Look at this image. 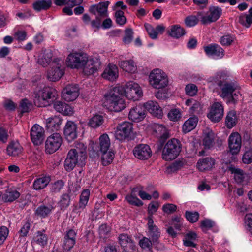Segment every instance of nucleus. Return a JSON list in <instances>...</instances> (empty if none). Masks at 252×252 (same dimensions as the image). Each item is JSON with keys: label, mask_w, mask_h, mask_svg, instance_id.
<instances>
[{"label": "nucleus", "mask_w": 252, "mask_h": 252, "mask_svg": "<svg viewBox=\"0 0 252 252\" xmlns=\"http://www.w3.org/2000/svg\"><path fill=\"white\" fill-rule=\"evenodd\" d=\"M68 66L72 68H83L87 75L94 74L101 66V62L97 58L88 59L85 53H75L70 54L66 59Z\"/></svg>", "instance_id": "obj_1"}, {"label": "nucleus", "mask_w": 252, "mask_h": 252, "mask_svg": "<svg viewBox=\"0 0 252 252\" xmlns=\"http://www.w3.org/2000/svg\"><path fill=\"white\" fill-rule=\"evenodd\" d=\"M123 92L121 87H115L105 94L104 105L111 111L120 112L126 107L124 96L121 93Z\"/></svg>", "instance_id": "obj_2"}, {"label": "nucleus", "mask_w": 252, "mask_h": 252, "mask_svg": "<svg viewBox=\"0 0 252 252\" xmlns=\"http://www.w3.org/2000/svg\"><path fill=\"white\" fill-rule=\"evenodd\" d=\"M217 85L220 87V96L226 100L227 103L235 105L237 103L241 94L238 90L240 87L234 82L220 81Z\"/></svg>", "instance_id": "obj_3"}, {"label": "nucleus", "mask_w": 252, "mask_h": 252, "mask_svg": "<svg viewBox=\"0 0 252 252\" xmlns=\"http://www.w3.org/2000/svg\"><path fill=\"white\" fill-rule=\"evenodd\" d=\"M57 91L49 87H44L35 94L34 103L38 107H46L50 105L56 99Z\"/></svg>", "instance_id": "obj_4"}, {"label": "nucleus", "mask_w": 252, "mask_h": 252, "mask_svg": "<svg viewBox=\"0 0 252 252\" xmlns=\"http://www.w3.org/2000/svg\"><path fill=\"white\" fill-rule=\"evenodd\" d=\"M181 148L182 145L179 140L175 138L169 140L161 149L163 159L167 161L175 159L181 151Z\"/></svg>", "instance_id": "obj_5"}, {"label": "nucleus", "mask_w": 252, "mask_h": 252, "mask_svg": "<svg viewBox=\"0 0 252 252\" xmlns=\"http://www.w3.org/2000/svg\"><path fill=\"white\" fill-rule=\"evenodd\" d=\"M86 158V147L82 143H77L75 148L70 150L66 158L81 165L84 164V162Z\"/></svg>", "instance_id": "obj_6"}, {"label": "nucleus", "mask_w": 252, "mask_h": 252, "mask_svg": "<svg viewBox=\"0 0 252 252\" xmlns=\"http://www.w3.org/2000/svg\"><path fill=\"white\" fill-rule=\"evenodd\" d=\"M149 82L155 88L161 89L166 87L168 83L166 75L160 69H154L150 74Z\"/></svg>", "instance_id": "obj_7"}, {"label": "nucleus", "mask_w": 252, "mask_h": 252, "mask_svg": "<svg viewBox=\"0 0 252 252\" xmlns=\"http://www.w3.org/2000/svg\"><path fill=\"white\" fill-rule=\"evenodd\" d=\"M117 139L122 141L131 140L133 137L132 125L128 122H123L118 125L115 133Z\"/></svg>", "instance_id": "obj_8"}, {"label": "nucleus", "mask_w": 252, "mask_h": 252, "mask_svg": "<svg viewBox=\"0 0 252 252\" xmlns=\"http://www.w3.org/2000/svg\"><path fill=\"white\" fill-rule=\"evenodd\" d=\"M123 88V92L121 93L129 99H136L142 95V91L139 85L130 81L127 82L125 86H120Z\"/></svg>", "instance_id": "obj_9"}, {"label": "nucleus", "mask_w": 252, "mask_h": 252, "mask_svg": "<svg viewBox=\"0 0 252 252\" xmlns=\"http://www.w3.org/2000/svg\"><path fill=\"white\" fill-rule=\"evenodd\" d=\"M63 62L58 58L55 59L52 63V67L48 71L47 75V79L53 82L59 80L63 75L64 72L61 68Z\"/></svg>", "instance_id": "obj_10"}, {"label": "nucleus", "mask_w": 252, "mask_h": 252, "mask_svg": "<svg viewBox=\"0 0 252 252\" xmlns=\"http://www.w3.org/2000/svg\"><path fill=\"white\" fill-rule=\"evenodd\" d=\"M62 143V137L58 133H54L49 136L45 142V150L50 154L59 149Z\"/></svg>", "instance_id": "obj_11"}, {"label": "nucleus", "mask_w": 252, "mask_h": 252, "mask_svg": "<svg viewBox=\"0 0 252 252\" xmlns=\"http://www.w3.org/2000/svg\"><path fill=\"white\" fill-rule=\"evenodd\" d=\"M148 220V236L152 241L153 245H157L159 243V238L161 235L160 229L156 226L153 220V216H149Z\"/></svg>", "instance_id": "obj_12"}, {"label": "nucleus", "mask_w": 252, "mask_h": 252, "mask_svg": "<svg viewBox=\"0 0 252 252\" xmlns=\"http://www.w3.org/2000/svg\"><path fill=\"white\" fill-rule=\"evenodd\" d=\"M224 115V108L221 103L214 102L210 107L207 117L213 123L220 122Z\"/></svg>", "instance_id": "obj_13"}, {"label": "nucleus", "mask_w": 252, "mask_h": 252, "mask_svg": "<svg viewBox=\"0 0 252 252\" xmlns=\"http://www.w3.org/2000/svg\"><path fill=\"white\" fill-rule=\"evenodd\" d=\"M136 158L141 160L148 159L152 156V151L149 145L141 144L136 146L133 150Z\"/></svg>", "instance_id": "obj_14"}, {"label": "nucleus", "mask_w": 252, "mask_h": 252, "mask_svg": "<svg viewBox=\"0 0 252 252\" xmlns=\"http://www.w3.org/2000/svg\"><path fill=\"white\" fill-rule=\"evenodd\" d=\"M63 135L68 142H72L77 137V126L72 121H67L63 128Z\"/></svg>", "instance_id": "obj_15"}, {"label": "nucleus", "mask_w": 252, "mask_h": 252, "mask_svg": "<svg viewBox=\"0 0 252 252\" xmlns=\"http://www.w3.org/2000/svg\"><path fill=\"white\" fill-rule=\"evenodd\" d=\"M76 233L71 229L64 233L62 248L64 251H70L76 242Z\"/></svg>", "instance_id": "obj_16"}, {"label": "nucleus", "mask_w": 252, "mask_h": 252, "mask_svg": "<svg viewBox=\"0 0 252 252\" xmlns=\"http://www.w3.org/2000/svg\"><path fill=\"white\" fill-rule=\"evenodd\" d=\"M79 95V88L77 84L68 85L62 92V97L66 101H72Z\"/></svg>", "instance_id": "obj_17"}, {"label": "nucleus", "mask_w": 252, "mask_h": 252, "mask_svg": "<svg viewBox=\"0 0 252 252\" xmlns=\"http://www.w3.org/2000/svg\"><path fill=\"white\" fill-rule=\"evenodd\" d=\"M241 136L238 132L232 133L228 138L230 152L232 155L237 154L241 148Z\"/></svg>", "instance_id": "obj_18"}, {"label": "nucleus", "mask_w": 252, "mask_h": 252, "mask_svg": "<svg viewBox=\"0 0 252 252\" xmlns=\"http://www.w3.org/2000/svg\"><path fill=\"white\" fill-rule=\"evenodd\" d=\"M110 3V1H106L92 5L89 7V11L94 15H96L97 13L98 16L101 18L107 17V9Z\"/></svg>", "instance_id": "obj_19"}, {"label": "nucleus", "mask_w": 252, "mask_h": 252, "mask_svg": "<svg viewBox=\"0 0 252 252\" xmlns=\"http://www.w3.org/2000/svg\"><path fill=\"white\" fill-rule=\"evenodd\" d=\"M30 135L32 140L35 145H39L44 140V129L38 125L35 124L32 126Z\"/></svg>", "instance_id": "obj_20"}, {"label": "nucleus", "mask_w": 252, "mask_h": 252, "mask_svg": "<svg viewBox=\"0 0 252 252\" xmlns=\"http://www.w3.org/2000/svg\"><path fill=\"white\" fill-rule=\"evenodd\" d=\"M99 143L95 144L93 149L97 156L100 155L101 153L107 152L110 147L109 138L107 134H104L99 137Z\"/></svg>", "instance_id": "obj_21"}, {"label": "nucleus", "mask_w": 252, "mask_h": 252, "mask_svg": "<svg viewBox=\"0 0 252 252\" xmlns=\"http://www.w3.org/2000/svg\"><path fill=\"white\" fill-rule=\"evenodd\" d=\"M119 240L123 252H133L135 251L136 246L127 234H120L119 236Z\"/></svg>", "instance_id": "obj_22"}, {"label": "nucleus", "mask_w": 252, "mask_h": 252, "mask_svg": "<svg viewBox=\"0 0 252 252\" xmlns=\"http://www.w3.org/2000/svg\"><path fill=\"white\" fill-rule=\"evenodd\" d=\"M146 110L144 105H137L130 110L128 118L133 122H140L146 117Z\"/></svg>", "instance_id": "obj_23"}, {"label": "nucleus", "mask_w": 252, "mask_h": 252, "mask_svg": "<svg viewBox=\"0 0 252 252\" xmlns=\"http://www.w3.org/2000/svg\"><path fill=\"white\" fill-rule=\"evenodd\" d=\"M90 196V191L88 189L84 190L80 195L79 203L77 205H74L73 212L76 214H80L85 208Z\"/></svg>", "instance_id": "obj_24"}, {"label": "nucleus", "mask_w": 252, "mask_h": 252, "mask_svg": "<svg viewBox=\"0 0 252 252\" xmlns=\"http://www.w3.org/2000/svg\"><path fill=\"white\" fill-rule=\"evenodd\" d=\"M144 106L145 110H147L155 117L161 118L163 115L162 110L157 102L148 101L144 104Z\"/></svg>", "instance_id": "obj_25"}, {"label": "nucleus", "mask_w": 252, "mask_h": 252, "mask_svg": "<svg viewBox=\"0 0 252 252\" xmlns=\"http://www.w3.org/2000/svg\"><path fill=\"white\" fill-rule=\"evenodd\" d=\"M118 68L116 65L110 64L102 74V77L110 81H115L118 77Z\"/></svg>", "instance_id": "obj_26"}, {"label": "nucleus", "mask_w": 252, "mask_h": 252, "mask_svg": "<svg viewBox=\"0 0 252 252\" xmlns=\"http://www.w3.org/2000/svg\"><path fill=\"white\" fill-rule=\"evenodd\" d=\"M54 109L63 115L69 116L73 114L72 108L65 102L57 101L54 103Z\"/></svg>", "instance_id": "obj_27"}, {"label": "nucleus", "mask_w": 252, "mask_h": 252, "mask_svg": "<svg viewBox=\"0 0 252 252\" xmlns=\"http://www.w3.org/2000/svg\"><path fill=\"white\" fill-rule=\"evenodd\" d=\"M209 14L206 19L208 20V24H210L219 19L222 15V9L220 7L212 5L209 8Z\"/></svg>", "instance_id": "obj_28"}, {"label": "nucleus", "mask_w": 252, "mask_h": 252, "mask_svg": "<svg viewBox=\"0 0 252 252\" xmlns=\"http://www.w3.org/2000/svg\"><path fill=\"white\" fill-rule=\"evenodd\" d=\"M214 164L215 159L211 157H206L200 159L197 163V167L200 171L210 170Z\"/></svg>", "instance_id": "obj_29"}, {"label": "nucleus", "mask_w": 252, "mask_h": 252, "mask_svg": "<svg viewBox=\"0 0 252 252\" xmlns=\"http://www.w3.org/2000/svg\"><path fill=\"white\" fill-rule=\"evenodd\" d=\"M167 33L171 37L179 39L186 34L185 29L180 25L176 24L172 25L167 31Z\"/></svg>", "instance_id": "obj_30"}, {"label": "nucleus", "mask_w": 252, "mask_h": 252, "mask_svg": "<svg viewBox=\"0 0 252 252\" xmlns=\"http://www.w3.org/2000/svg\"><path fill=\"white\" fill-rule=\"evenodd\" d=\"M20 195V193L16 190L8 189L4 193L0 195V196L4 202H12L19 198Z\"/></svg>", "instance_id": "obj_31"}, {"label": "nucleus", "mask_w": 252, "mask_h": 252, "mask_svg": "<svg viewBox=\"0 0 252 252\" xmlns=\"http://www.w3.org/2000/svg\"><path fill=\"white\" fill-rule=\"evenodd\" d=\"M62 119L57 116L51 117L46 120V127L51 131L58 130L62 124Z\"/></svg>", "instance_id": "obj_32"}, {"label": "nucleus", "mask_w": 252, "mask_h": 252, "mask_svg": "<svg viewBox=\"0 0 252 252\" xmlns=\"http://www.w3.org/2000/svg\"><path fill=\"white\" fill-rule=\"evenodd\" d=\"M55 209L53 204L45 205L42 204L38 207L35 211V215L42 218H45L50 215L52 211Z\"/></svg>", "instance_id": "obj_33"}, {"label": "nucleus", "mask_w": 252, "mask_h": 252, "mask_svg": "<svg viewBox=\"0 0 252 252\" xmlns=\"http://www.w3.org/2000/svg\"><path fill=\"white\" fill-rule=\"evenodd\" d=\"M52 4V0H35L32 4V7L36 12H40L49 9Z\"/></svg>", "instance_id": "obj_34"}, {"label": "nucleus", "mask_w": 252, "mask_h": 252, "mask_svg": "<svg viewBox=\"0 0 252 252\" xmlns=\"http://www.w3.org/2000/svg\"><path fill=\"white\" fill-rule=\"evenodd\" d=\"M228 170L234 174V178L237 183L241 184L244 181L246 175L243 170L231 165L228 167Z\"/></svg>", "instance_id": "obj_35"}, {"label": "nucleus", "mask_w": 252, "mask_h": 252, "mask_svg": "<svg viewBox=\"0 0 252 252\" xmlns=\"http://www.w3.org/2000/svg\"><path fill=\"white\" fill-rule=\"evenodd\" d=\"M198 121V119L195 116L190 117L186 121L182 127L184 133H187L194 129L197 125Z\"/></svg>", "instance_id": "obj_36"}, {"label": "nucleus", "mask_w": 252, "mask_h": 252, "mask_svg": "<svg viewBox=\"0 0 252 252\" xmlns=\"http://www.w3.org/2000/svg\"><path fill=\"white\" fill-rule=\"evenodd\" d=\"M238 120L236 112L235 110L230 111L226 115L225 124L226 127L231 129L236 125Z\"/></svg>", "instance_id": "obj_37"}, {"label": "nucleus", "mask_w": 252, "mask_h": 252, "mask_svg": "<svg viewBox=\"0 0 252 252\" xmlns=\"http://www.w3.org/2000/svg\"><path fill=\"white\" fill-rule=\"evenodd\" d=\"M45 230L37 232L36 235L33 238L34 243L40 245L42 248L44 247L47 244L48 237L45 233Z\"/></svg>", "instance_id": "obj_38"}, {"label": "nucleus", "mask_w": 252, "mask_h": 252, "mask_svg": "<svg viewBox=\"0 0 252 252\" xmlns=\"http://www.w3.org/2000/svg\"><path fill=\"white\" fill-rule=\"evenodd\" d=\"M103 117L99 114L93 116L89 120L88 125L93 128H96L101 126L104 123Z\"/></svg>", "instance_id": "obj_39"}, {"label": "nucleus", "mask_w": 252, "mask_h": 252, "mask_svg": "<svg viewBox=\"0 0 252 252\" xmlns=\"http://www.w3.org/2000/svg\"><path fill=\"white\" fill-rule=\"evenodd\" d=\"M22 147L18 142H11L8 145L6 151L8 155L16 156L21 152Z\"/></svg>", "instance_id": "obj_40"}, {"label": "nucleus", "mask_w": 252, "mask_h": 252, "mask_svg": "<svg viewBox=\"0 0 252 252\" xmlns=\"http://www.w3.org/2000/svg\"><path fill=\"white\" fill-rule=\"evenodd\" d=\"M120 67L124 70L128 72H134L136 70V66L133 60L122 61L119 62Z\"/></svg>", "instance_id": "obj_41"}, {"label": "nucleus", "mask_w": 252, "mask_h": 252, "mask_svg": "<svg viewBox=\"0 0 252 252\" xmlns=\"http://www.w3.org/2000/svg\"><path fill=\"white\" fill-rule=\"evenodd\" d=\"M53 54L50 50L45 51L42 56L38 60V63L43 67L48 66L52 61Z\"/></svg>", "instance_id": "obj_42"}, {"label": "nucleus", "mask_w": 252, "mask_h": 252, "mask_svg": "<svg viewBox=\"0 0 252 252\" xmlns=\"http://www.w3.org/2000/svg\"><path fill=\"white\" fill-rule=\"evenodd\" d=\"M50 181L49 177H42L36 179L33 183V188L36 190L41 189L45 188Z\"/></svg>", "instance_id": "obj_43"}, {"label": "nucleus", "mask_w": 252, "mask_h": 252, "mask_svg": "<svg viewBox=\"0 0 252 252\" xmlns=\"http://www.w3.org/2000/svg\"><path fill=\"white\" fill-rule=\"evenodd\" d=\"M214 134L211 130H207L204 132L203 145L205 148L209 149L213 145Z\"/></svg>", "instance_id": "obj_44"}, {"label": "nucleus", "mask_w": 252, "mask_h": 252, "mask_svg": "<svg viewBox=\"0 0 252 252\" xmlns=\"http://www.w3.org/2000/svg\"><path fill=\"white\" fill-rule=\"evenodd\" d=\"M100 155L102 156V164L104 166L109 165L113 161L115 156L114 152L111 151L101 153Z\"/></svg>", "instance_id": "obj_45"}, {"label": "nucleus", "mask_w": 252, "mask_h": 252, "mask_svg": "<svg viewBox=\"0 0 252 252\" xmlns=\"http://www.w3.org/2000/svg\"><path fill=\"white\" fill-rule=\"evenodd\" d=\"M32 105L27 99H24L21 100L20 103L19 108L20 113L23 114L24 113L29 112L32 108Z\"/></svg>", "instance_id": "obj_46"}, {"label": "nucleus", "mask_w": 252, "mask_h": 252, "mask_svg": "<svg viewBox=\"0 0 252 252\" xmlns=\"http://www.w3.org/2000/svg\"><path fill=\"white\" fill-rule=\"evenodd\" d=\"M70 202V196L69 193H64L62 196L60 201L59 202L61 210L66 208Z\"/></svg>", "instance_id": "obj_47"}, {"label": "nucleus", "mask_w": 252, "mask_h": 252, "mask_svg": "<svg viewBox=\"0 0 252 252\" xmlns=\"http://www.w3.org/2000/svg\"><path fill=\"white\" fill-rule=\"evenodd\" d=\"M235 38L230 35H224L220 39V43L223 46H230L234 41Z\"/></svg>", "instance_id": "obj_48"}, {"label": "nucleus", "mask_w": 252, "mask_h": 252, "mask_svg": "<svg viewBox=\"0 0 252 252\" xmlns=\"http://www.w3.org/2000/svg\"><path fill=\"white\" fill-rule=\"evenodd\" d=\"M184 166V163L181 161H175L170 165L168 166L167 172L168 173H172L177 172L181 169Z\"/></svg>", "instance_id": "obj_49"}, {"label": "nucleus", "mask_w": 252, "mask_h": 252, "mask_svg": "<svg viewBox=\"0 0 252 252\" xmlns=\"http://www.w3.org/2000/svg\"><path fill=\"white\" fill-rule=\"evenodd\" d=\"M239 22L246 28H249L252 23V17L249 14L241 15L239 17Z\"/></svg>", "instance_id": "obj_50"}, {"label": "nucleus", "mask_w": 252, "mask_h": 252, "mask_svg": "<svg viewBox=\"0 0 252 252\" xmlns=\"http://www.w3.org/2000/svg\"><path fill=\"white\" fill-rule=\"evenodd\" d=\"M159 128H161L162 129H163L164 133L160 137L159 143L158 144L157 149L158 151L161 150L164 145L165 140L169 137V133L166 131V128L164 126L162 125L160 126Z\"/></svg>", "instance_id": "obj_51"}, {"label": "nucleus", "mask_w": 252, "mask_h": 252, "mask_svg": "<svg viewBox=\"0 0 252 252\" xmlns=\"http://www.w3.org/2000/svg\"><path fill=\"white\" fill-rule=\"evenodd\" d=\"M116 23L120 25H124L126 21V19L124 16V12L121 10L116 11L115 15Z\"/></svg>", "instance_id": "obj_52"}, {"label": "nucleus", "mask_w": 252, "mask_h": 252, "mask_svg": "<svg viewBox=\"0 0 252 252\" xmlns=\"http://www.w3.org/2000/svg\"><path fill=\"white\" fill-rule=\"evenodd\" d=\"M186 219L191 223L196 222L199 218V213L197 212L187 211L185 213Z\"/></svg>", "instance_id": "obj_53"}, {"label": "nucleus", "mask_w": 252, "mask_h": 252, "mask_svg": "<svg viewBox=\"0 0 252 252\" xmlns=\"http://www.w3.org/2000/svg\"><path fill=\"white\" fill-rule=\"evenodd\" d=\"M133 32L132 29L127 28L125 31V36L123 41L125 44L130 43L133 39Z\"/></svg>", "instance_id": "obj_54"}, {"label": "nucleus", "mask_w": 252, "mask_h": 252, "mask_svg": "<svg viewBox=\"0 0 252 252\" xmlns=\"http://www.w3.org/2000/svg\"><path fill=\"white\" fill-rule=\"evenodd\" d=\"M168 117L171 121H177L181 117V113L179 109H173L168 113Z\"/></svg>", "instance_id": "obj_55"}, {"label": "nucleus", "mask_w": 252, "mask_h": 252, "mask_svg": "<svg viewBox=\"0 0 252 252\" xmlns=\"http://www.w3.org/2000/svg\"><path fill=\"white\" fill-rule=\"evenodd\" d=\"M198 22L197 18L195 15H190L187 16L185 19V25L188 27H191L195 26Z\"/></svg>", "instance_id": "obj_56"}, {"label": "nucleus", "mask_w": 252, "mask_h": 252, "mask_svg": "<svg viewBox=\"0 0 252 252\" xmlns=\"http://www.w3.org/2000/svg\"><path fill=\"white\" fill-rule=\"evenodd\" d=\"M64 186V182L61 180L55 182L51 187V191L53 193H58L60 191Z\"/></svg>", "instance_id": "obj_57"}, {"label": "nucleus", "mask_w": 252, "mask_h": 252, "mask_svg": "<svg viewBox=\"0 0 252 252\" xmlns=\"http://www.w3.org/2000/svg\"><path fill=\"white\" fill-rule=\"evenodd\" d=\"M125 199L130 204L132 205L141 206L143 204L142 201L137 197H133V196H126Z\"/></svg>", "instance_id": "obj_58"}, {"label": "nucleus", "mask_w": 252, "mask_h": 252, "mask_svg": "<svg viewBox=\"0 0 252 252\" xmlns=\"http://www.w3.org/2000/svg\"><path fill=\"white\" fill-rule=\"evenodd\" d=\"M186 94L190 96H194L197 92V86L193 84H188L185 88Z\"/></svg>", "instance_id": "obj_59"}, {"label": "nucleus", "mask_w": 252, "mask_h": 252, "mask_svg": "<svg viewBox=\"0 0 252 252\" xmlns=\"http://www.w3.org/2000/svg\"><path fill=\"white\" fill-rule=\"evenodd\" d=\"M145 27L149 36L153 39H155L158 37V32L150 24H145Z\"/></svg>", "instance_id": "obj_60"}, {"label": "nucleus", "mask_w": 252, "mask_h": 252, "mask_svg": "<svg viewBox=\"0 0 252 252\" xmlns=\"http://www.w3.org/2000/svg\"><path fill=\"white\" fill-rule=\"evenodd\" d=\"M152 244V241L149 238L146 237H144L139 242V245L142 249L150 248Z\"/></svg>", "instance_id": "obj_61"}, {"label": "nucleus", "mask_w": 252, "mask_h": 252, "mask_svg": "<svg viewBox=\"0 0 252 252\" xmlns=\"http://www.w3.org/2000/svg\"><path fill=\"white\" fill-rule=\"evenodd\" d=\"M109 227L106 224L101 225L99 228V233L100 237L105 238L110 232Z\"/></svg>", "instance_id": "obj_62"}, {"label": "nucleus", "mask_w": 252, "mask_h": 252, "mask_svg": "<svg viewBox=\"0 0 252 252\" xmlns=\"http://www.w3.org/2000/svg\"><path fill=\"white\" fill-rule=\"evenodd\" d=\"M177 208V206L173 204L167 203L163 206L162 210L165 213L170 214L175 212Z\"/></svg>", "instance_id": "obj_63"}, {"label": "nucleus", "mask_w": 252, "mask_h": 252, "mask_svg": "<svg viewBox=\"0 0 252 252\" xmlns=\"http://www.w3.org/2000/svg\"><path fill=\"white\" fill-rule=\"evenodd\" d=\"M243 162L245 164L252 162V149H249L244 154L242 158Z\"/></svg>", "instance_id": "obj_64"}]
</instances>
